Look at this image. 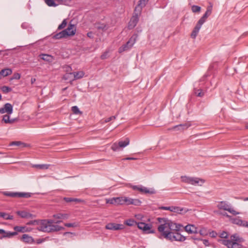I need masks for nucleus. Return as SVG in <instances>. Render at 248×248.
<instances>
[{
  "label": "nucleus",
  "instance_id": "obj_29",
  "mask_svg": "<svg viewBox=\"0 0 248 248\" xmlns=\"http://www.w3.org/2000/svg\"><path fill=\"white\" fill-rule=\"evenodd\" d=\"M232 222L233 224L238 225L240 226L244 227L245 221L242 220V219H240V218H237V217L233 218L232 219Z\"/></svg>",
  "mask_w": 248,
  "mask_h": 248
},
{
  "label": "nucleus",
  "instance_id": "obj_45",
  "mask_svg": "<svg viewBox=\"0 0 248 248\" xmlns=\"http://www.w3.org/2000/svg\"><path fill=\"white\" fill-rule=\"evenodd\" d=\"M201 9V7L197 5H193L191 7V10L193 13L199 12Z\"/></svg>",
  "mask_w": 248,
  "mask_h": 248
},
{
  "label": "nucleus",
  "instance_id": "obj_38",
  "mask_svg": "<svg viewBox=\"0 0 248 248\" xmlns=\"http://www.w3.org/2000/svg\"><path fill=\"white\" fill-rule=\"evenodd\" d=\"M194 93L199 97H202L204 95V92L202 90L197 89L195 88L194 89Z\"/></svg>",
  "mask_w": 248,
  "mask_h": 248
},
{
  "label": "nucleus",
  "instance_id": "obj_56",
  "mask_svg": "<svg viewBox=\"0 0 248 248\" xmlns=\"http://www.w3.org/2000/svg\"><path fill=\"white\" fill-rule=\"evenodd\" d=\"M63 200L66 202H73V198H68V197H65L63 198Z\"/></svg>",
  "mask_w": 248,
  "mask_h": 248
},
{
  "label": "nucleus",
  "instance_id": "obj_27",
  "mask_svg": "<svg viewBox=\"0 0 248 248\" xmlns=\"http://www.w3.org/2000/svg\"><path fill=\"white\" fill-rule=\"evenodd\" d=\"M231 241H232V242H239L242 243L244 242V239L240 237L236 233L234 234L231 236Z\"/></svg>",
  "mask_w": 248,
  "mask_h": 248
},
{
  "label": "nucleus",
  "instance_id": "obj_6",
  "mask_svg": "<svg viewBox=\"0 0 248 248\" xmlns=\"http://www.w3.org/2000/svg\"><path fill=\"white\" fill-rule=\"evenodd\" d=\"M218 242L226 246L228 248H242V246L239 242H232L227 239H219Z\"/></svg>",
  "mask_w": 248,
  "mask_h": 248
},
{
  "label": "nucleus",
  "instance_id": "obj_33",
  "mask_svg": "<svg viewBox=\"0 0 248 248\" xmlns=\"http://www.w3.org/2000/svg\"><path fill=\"white\" fill-rule=\"evenodd\" d=\"M50 166V164H35L33 165V167L40 170H46Z\"/></svg>",
  "mask_w": 248,
  "mask_h": 248
},
{
  "label": "nucleus",
  "instance_id": "obj_14",
  "mask_svg": "<svg viewBox=\"0 0 248 248\" xmlns=\"http://www.w3.org/2000/svg\"><path fill=\"white\" fill-rule=\"evenodd\" d=\"M160 209L166 210H170L171 212L181 213L183 211V208H181L180 207H166V206H161L159 208Z\"/></svg>",
  "mask_w": 248,
  "mask_h": 248
},
{
  "label": "nucleus",
  "instance_id": "obj_49",
  "mask_svg": "<svg viewBox=\"0 0 248 248\" xmlns=\"http://www.w3.org/2000/svg\"><path fill=\"white\" fill-rule=\"evenodd\" d=\"M199 233L202 236H206L208 234V232L207 230L205 228H202L199 231Z\"/></svg>",
  "mask_w": 248,
  "mask_h": 248
},
{
  "label": "nucleus",
  "instance_id": "obj_60",
  "mask_svg": "<svg viewBox=\"0 0 248 248\" xmlns=\"http://www.w3.org/2000/svg\"><path fill=\"white\" fill-rule=\"evenodd\" d=\"M201 241H202L203 243L205 246H209V242L208 240L207 239H202Z\"/></svg>",
  "mask_w": 248,
  "mask_h": 248
},
{
  "label": "nucleus",
  "instance_id": "obj_13",
  "mask_svg": "<svg viewBox=\"0 0 248 248\" xmlns=\"http://www.w3.org/2000/svg\"><path fill=\"white\" fill-rule=\"evenodd\" d=\"M148 1V0H140L138 4L135 8L134 11L140 14L142 8L146 6Z\"/></svg>",
  "mask_w": 248,
  "mask_h": 248
},
{
  "label": "nucleus",
  "instance_id": "obj_61",
  "mask_svg": "<svg viewBox=\"0 0 248 248\" xmlns=\"http://www.w3.org/2000/svg\"><path fill=\"white\" fill-rule=\"evenodd\" d=\"M137 158H135V157H126V158H123L122 160H137Z\"/></svg>",
  "mask_w": 248,
  "mask_h": 248
},
{
  "label": "nucleus",
  "instance_id": "obj_30",
  "mask_svg": "<svg viewBox=\"0 0 248 248\" xmlns=\"http://www.w3.org/2000/svg\"><path fill=\"white\" fill-rule=\"evenodd\" d=\"M17 234V232H6L5 231V233H3V235L0 237V239H2L3 238L8 237L11 238L13 236L16 235Z\"/></svg>",
  "mask_w": 248,
  "mask_h": 248
},
{
  "label": "nucleus",
  "instance_id": "obj_53",
  "mask_svg": "<svg viewBox=\"0 0 248 248\" xmlns=\"http://www.w3.org/2000/svg\"><path fill=\"white\" fill-rule=\"evenodd\" d=\"M108 57V52L106 51L101 56V59H106Z\"/></svg>",
  "mask_w": 248,
  "mask_h": 248
},
{
  "label": "nucleus",
  "instance_id": "obj_23",
  "mask_svg": "<svg viewBox=\"0 0 248 248\" xmlns=\"http://www.w3.org/2000/svg\"><path fill=\"white\" fill-rule=\"evenodd\" d=\"M9 115L7 114L3 116L2 121L5 123L12 124L17 120L16 118L10 119Z\"/></svg>",
  "mask_w": 248,
  "mask_h": 248
},
{
  "label": "nucleus",
  "instance_id": "obj_40",
  "mask_svg": "<svg viewBox=\"0 0 248 248\" xmlns=\"http://www.w3.org/2000/svg\"><path fill=\"white\" fill-rule=\"evenodd\" d=\"M131 204L134 205L136 206H139L141 203V201L137 199H132L131 200Z\"/></svg>",
  "mask_w": 248,
  "mask_h": 248
},
{
  "label": "nucleus",
  "instance_id": "obj_47",
  "mask_svg": "<svg viewBox=\"0 0 248 248\" xmlns=\"http://www.w3.org/2000/svg\"><path fill=\"white\" fill-rule=\"evenodd\" d=\"M2 91L4 93H8L11 91L12 89L9 87L3 86L1 88Z\"/></svg>",
  "mask_w": 248,
  "mask_h": 248
},
{
  "label": "nucleus",
  "instance_id": "obj_44",
  "mask_svg": "<svg viewBox=\"0 0 248 248\" xmlns=\"http://www.w3.org/2000/svg\"><path fill=\"white\" fill-rule=\"evenodd\" d=\"M124 223L129 226H133L135 224H137L136 222H135L133 219H128L125 221Z\"/></svg>",
  "mask_w": 248,
  "mask_h": 248
},
{
  "label": "nucleus",
  "instance_id": "obj_35",
  "mask_svg": "<svg viewBox=\"0 0 248 248\" xmlns=\"http://www.w3.org/2000/svg\"><path fill=\"white\" fill-rule=\"evenodd\" d=\"M72 75L74 76V79H79L82 78L84 75V73L82 71H79L77 72H73L72 73Z\"/></svg>",
  "mask_w": 248,
  "mask_h": 248
},
{
  "label": "nucleus",
  "instance_id": "obj_24",
  "mask_svg": "<svg viewBox=\"0 0 248 248\" xmlns=\"http://www.w3.org/2000/svg\"><path fill=\"white\" fill-rule=\"evenodd\" d=\"M67 35H68V34L67 33L66 31L63 30L62 31L57 33L55 35H54L53 38L55 39H60L67 37Z\"/></svg>",
  "mask_w": 248,
  "mask_h": 248
},
{
  "label": "nucleus",
  "instance_id": "obj_18",
  "mask_svg": "<svg viewBox=\"0 0 248 248\" xmlns=\"http://www.w3.org/2000/svg\"><path fill=\"white\" fill-rule=\"evenodd\" d=\"M38 230L44 232H49V224L46 223V220H44L38 227Z\"/></svg>",
  "mask_w": 248,
  "mask_h": 248
},
{
  "label": "nucleus",
  "instance_id": "obj_15",
  "mask_svg": "<svg viewBox=\"0 0 248 248\" xmlns=\"http://www.w3.org/2000/svg\"><path fill=\"white\" fill-rule=\"evenodd\" d=\"M64 31H66L68 35L67 36H73L75 34L76 31V27L75 25L71 24V22H70L68 25V28L64 30Z\"/></svg>",
  "mask_w": 248,
  "mask_h": 248
},
{
  "label": "nucleus",
  "instance_id": "obj_22",
  "mask_svg": "<svg viewBox=\"0 0 248 248\" xmlns=\"http://www.w3.org/2000/svg\"><path fill=\"white\" fill-rule=\"evenodd\" d=\"M64 228L58 225H49V232H58L61 230H63Z\"/></svg>",
  "mask_w": 248,
  "mask_h": 248
},
{
  "label": "nucleus",
  "instance_id": "obj_62",
  "mask_svg": "<svg viewBox=\"0 0 248 248\" xmlns=\"http://www.w3.org/2000/svg\"><path fill=\"white\" fill-rule=\"evenodd\" d=\"M87 35L88 37L90 38H93V33L92 31H90L87 33Z\"/></svg>",
  "mask_w": 248,
  "mask_h": 248
},
{
  "label": "nucleus",
  "instance_id": "obj_16",
  "mask_svg": "<svg viewBox=\"0 0 248 248\" xmlns=\"http://www.w3.org/2000/svg\"><path fill=\"white\" fill-rule=\"evenodd\" d=\"M205 182L204 179L198 178V177H192L191 181L189 184L192 185H198L202 186L203 184Z\"/></svg>",
  "mask_w": 248,
  "mask_h": 248
},
{
  "label": "nucleus",
  "instance_id": "obj_17",
  "mask_svg": "<svg viewBox=\"0 0 248 248\" xmlns=\"http://www.w3.org/2000/svg\"><path fill=\"white\" fill-rule=\"evenodd\" d=\"M16 214L22 218H32L35 217L33 215L25 211H18Z\"/></svg>",
  "mask_w": 248,
  "mask_h": 248
},
{
  "label": "nucleus",
  "instance_id": "obj_50",
  "mask_svg": "<svg viewBox=\"0 0 248 248\" xmlns=\"http://www.w3.org/2000/svg\"><path fill=\"white\" fill-rule=\"evenodd\" d=\"M64 226L67 227H76L78 226L76 223H66L64 224Z\"/></svg>",
  "mask_w": 248,
  "mask_h": 248
},
{
  "label": "nucleus",
  "instance_id": "obj_52",
  "mask_svg": "<svg viewBox=\"0 0 248 248\" xmlns=\"http://www.w3.org/2000/svg\"><path fill=\"white\" fill-rule=\"evenodd\" d=\"M20 75L18 73H14L11 79H19L20 78Z\"/></svg>",
  "mask_w": 248,
  "mask_h": 248
},
{
  "label": "nucleus",
  "instance_id": "obj_25",
  "mask_svg": "<svg viewBox=\"0 0 248 248\" xmlns=\"http://www.w3.org/2000/svg\"><path fill=\"white\" fill-rule=\"evenodd\" d=\"M189 126H190V125H188L187 124H181L175 125L169 129L170 130H183L184 129H187Z\"/></svg>",
  "mask_w": 248,
  "mask_h": 248
},
{
  "label": "nucleus",
  "instance_id": "obj_26",
  "mask_svg": "<svg viewBox=\"0 0 248 248\" xmlns=\"http://www.w3.org/2000/svg\"><path fill=\"white\" fill-rule=\"evenodd\" d=\"M21 240L27 243H32L34 241L33 239L31 236H29L28 234H24L21 238Z\"/></svg>",
  "mask_w": 248,
  "mask_h": 248
},
{
  "label": "nucleus",
  "instance_id": "obj_1",
  "mask_svg": "<svg viewBox=\"0 0 248 248\" xmlns=\"http://www.w3.org/2000/svg\"><path fill=\"white\" fill-rule=\"evenodd\" d=\"M158 222L161 223L158 227V231L161 235L166 239L171 241H184L186 237L179 233L183 227L180 224H177L166 218H157Z\"/></svg>",
  "mask_w": 248,
  "mask_h": 248
},
{
  "label": "nucleus",
  "instance_id": "obj_5",
  "mask_svg": "<svg viewBox=\"0 0 248 248\" xmlns=\"http://www.w3.org/2000/svg\"><path fill=\"white\" fill-rule=\"evenodd\" d=\"M4 195L11 197H18L29 198L31 197V194L28 192H14L5 191L3 192Z\"/></svg>",
  "mask_w": 248,
  "mask_h": 248
},
{
  "label": "nucleus",
  "instance_id": "obj_41",
  "mask_svg": "<svg viewBox=\"0 0 248 248\" xmlns=\"http://www.w3.org/2000/svg\"><path fill=\"white\" fill-rule=\"evenodd\" d=\"M45 1L48 6L56 7L58 5L53 0H45Z\"/></svg>",
  "mask_w": 248,
  "mask_h": 248
},
{
  "label": "nucleus",
  "instance_id": "obj_34",
  "mask_svg": "<svg viewBox=\"0 0 248 248\" xmlns=\"http://www.w3.org/2000/svg\"><path fill=\"white\" fill-rule=\"evenodd\" d=\"M39 56L41 59L45 61L51 62L52 61V57L49 55L42 54Z\"/></svg>",
  "mask_w": 248,
  "mask_h": 248
},
{
  "label": "nucleus",
  "instance_id": "obj_8",
  "mask_svg": "<svg viewBox=\"0 0 248 248\" xmlns=\"http://www.w3.org/2000/svg\"><path fill=\"white\" fill-rule=\"evenodd\" d=\"M124 226L123 224H117L115 223H108L105 226V228L106 229L113 231L122 230L124 229Z\"/></svg>",
  "mask_w": 248,
  "mask_h": 248
},
{
  "label": "nucleus",
  "instance_id": "obj_48",
  "mask_svg": "<svg viewBox=\"0 0 248 248\" xmlns=\"http://www.w3.org/2000/svg\"><path fill=\"white\" fill-rule=\"evenodd\" d=\"M67 21L66 19H64L62 23L58 26V30H62L63 28H64L66 25H67Z\"/></svg>",
  "mask_w": 248,
  "mask_h": 248
},
{
  "label": "nucleus",
  "instance_id": "obj_9",
  "mask_svg": "<svg viewBox=\"0 0 248 248\" xmlns=\"http://www.w3.org/2000/svg\"><path fill=\"white\" fill-rule=\"evenodd\" d=\"M134 15L131 17L128 23V28L129 29L134 28L137 25L139 21V15L140 14L134 11Z\"/></svg>",
  "mask_w": 248,
  "mask_h": 248
},
{
  "label": "nucleus",
  "instance_id": "obj_63",
  "mask_svg": "<svg viewBox=\"0 0 248 248\" xmlns=\"http://www.w3.org/2000/svg\"><path fill=\"white\" fill-rule=\"evenodd\" d=\"M73 202H83V201L79 199L73 198Z\"/></svg>",
  "mask_w": 248,
  "mask_h": 248
},
{
  "label": "nucleus",
  "instance_id": "obj_39",
  "mask_svg": "<svg viewBox=\"0 0 248 248\" xmlns=\"http://www.w3.org/2000/svg\"><path fill=\"white\" fill-rule=\"evenodd\" d=\"M192 177L182 176L181 178L183 182L189 184Z\"/></svg>",
  "mask_w": 248,
  "mask_h": 248
},
{
  "label": "nucleus",
  "instance_id": "obj_12",
  "mask_svg": "<svg viewBox=\"0 0 248 248\" xmlns=\"http://www.w3.org/2000/svg\"><path fill=\"white\" fill-rule=\"evenodd\" d=\"M7 113L8 114H11L13 113V106L11 104L7 103L3 108H0V113Z\"/></svg>",
  "mask_w": 248,
  "mask_h": 248
},
{
  "label": "nucleus",
  "instance_id": "obj_11",
  "mask_svg": "<svg viewBox=\"0 0 248 248\" xmlns=\"http://www.w3.org/2000/svg\"><path fill=\"white\" fill-rule=\"evenodd\" d=\"M212 5H211L210 6H208L207 8V10L204 13V14L203 15V16L199 19L198 22H200L202 24H203L206 20L207 18L212 13Z\"/></svg>",
  "mask_w": 248,
  "mask_h": 248
},
{
  "label": "nucleus",
  "instance_id": "obj_20",
  "mask_svg": "<svg viewBox=\"0 0 248 248\" xmlns=\"http://www.w3.org/2000/svg\"><path fill=\"white\" fill-rule=\"evenodd\" d=\"M202 25V23H201L199 22H198L197 24H196V26L194 28L191 34V37L192 38L195 39Z\"/></svg>",
  "mask_w": 248,
  "mask_h": 248
},
{
  "label": "nucleus",
  "instance_id": "obj_54",
  "mask_svg": "<svg viewBox=\"0 0 248 248\" xmlns=\"http://www.w3.org/2000/svg\"><path fill=\"white\" fill-rule=\"evenodd\" d=\"M116 117H117V115L111 116V117L106 119L105 120L104 122L105 123H108V122H110V121H111L112 120H115L116 119Z\"/></svg>",
  "mask_w": 248,
  "mask_h": 248
},
{
  "label": "nucleus",
  "instance_id": "obj_57",
  "mask_svg": "<svg viewBox=\"0 0 248 248\" xmlns=\"http://www.w3.org/2000/svg\"><path fill=\"white\" fill-rule=\"evenodd\" d=\"M209 235L211 237H216L217 236V233L215 231H212L209 232Z\"/></svg>",
  "mask_w": 248,
  "mask_h": 248
},
{
  "label": "nucleus",
  "instance_id": "obj_43",
  "mask_svg": "<svg viewBox=\"0 0 248 248\" xmlns=\"http://www.w3.org/2000/svg\"><path fill=\"white\" fill-rule=\"evenodd\" d=\"M131 198L127 197H123V204H126V205L131 204Z\"/></svg>",
  "mask_w": 248,
  "mask_h": 248
},
{
  "label": "nucleus",
  "instance_id": "obj_2",
  "mask_svg": "<svg viewBox=\"0 0 248 248\" xmlns=\"http://www.w3.org/2000/svg\"><path fill=\"white\" fill-rule=\"evenodd\" d=\"M137 35L134 34L129 39V41L124 45L121 46L119 49V52L122 53L124 51L129 50L135 43L137 38Z\"/></svg>",
  "mask_w": 248,
  "mask_h": 248
},
{
  "label": "nucleus",
  "instance_id": "obj_64",
  "mask_svg": "<svg viewBox=\"0 0 248 248\" xmlns=\"http://www.w3.org/2000/svg\"><path fill=\"white\" fill-rule=\"evenodd\" d=\"M191 238H192V239H193V240H202V238H197L195 236H192Z\"/></svg>",
  "mask_w": 248,
  "mask_h": 248
},
{
  "label": "nucleus",
  "instance_id": "obj_55",
  "mask_svg": "<svg viewBox=\"0 0 248 248\" xmlns=\"http://www.w3.org/2000/svg\"><path fill=\"white\" fill-rule=\"evenodd\" d=\"M72 75V73H66L65 75L63 76V79L65 80H68L70 78V76Z\"/></svg>",
  "mask_w": 248,
  "mask_h": 248
},
{
  "label": "nucleus",
  "instance_id": "obj_46",
  "mask_svg": "<svg viewBox=\"0 0 248 248\" xmlns=\"http://www.w3.org/2000/svg\"><path fill=\"white\" fill-rule=\"evenodd\" d=\"M72 110L74 114H81V112L79 110L77 106H73L72 107Z\"/></svg>",
  "mask_w": 248,
  "mask_h": 248
},
{
  "label": "nucleus",
  "instance_id": "obj_10",
  "mask_svg": "<svg viewBox=\"0 0 248 248\" xmlns=\"http://www.w3.org/2000/svg\"><path fill=\"white\" fill-rule=\"evenodd\" d=\"M123 197H115L109 199H106V203L115 205H123Z\"/></svg>",
  "mask_w": 248,
  "mask_h": 248
},
{
  "label": "nucleus",
  "instance_id": "obj_59",
  "mask_svg": "<svg viewBox=\"0 0 248 248\" xmlns=\"http://www.w3.org/2000/svg\"><path fill=\"white\" fill-rule=\"evenodd\" d=\"M46 223L49 224V225L51 226L53 225V223H55V221L52 219H48L46 220Z\"/></svg>",
  "mask_w": 248,
  "mask_h": 248
},
{
  "label": "nucleus",
  "instance_id": "obj_37",
  "mask_svg": "<svg viewBox=\"0 0 248 248\" xmlns=\"http://www.w3.org/2000/svg\"><path fill=\"white\" fill-rule=\"evenodd\" d=\"M14 230L15 232H24L27 231L26 227L24 226H16L14 227Z\"/></svg>",
  "mask_w": 248,
  "mask_h": 248
},
{
  "label": "nucleus",
  "instance_id": "obj_58",
  "mask_svg": "<svg viewBox=\"0 0 248 248\" xmlns=\"http://www.w3.org/2000/svg\"><path fill=\"white\" fill-rule=\"evenodd\" d=\"M140 186L141 185H140V186H132L131 187L134 190H138V191H140Z\"/></svg>",
  "mask_w": 248,
  "mask_h": 248
},
{
  "label": "nucleus",
  "instance_id": "obj_36",
  "mask_svg": "<svg viewBox=\"0 0 248 248\" xmlns=\"http://www.w3.org/2000/svg\"><path fill=\"white\" fill-rule=\"evenodd\" d=\"M95 27L97 30H102L103 31L107 30L106 25L104 24L97 23L95 25Z\"/></svg>",
  "mask_w": 248,
  "mask_h": 248
},
{
  "label": "nucleus",
  "instance_id": "obj_31",
  "mask_svg": "<svg viewBox=\"0 0 248 248\" xmlns=\"http://www.w3.org/2000/svg\"><path fill=\"white\" fill-rule=\"evenodd\" d=\"M0 73L1 74V75L2 76V77H6L8 75H11L12 73V71L10 68H6L1 70L0 71Z\"/></svg>",
  "mask_w": 248,
  "mask_h": 248
},
{
  "label": "nucleus",
  "instance_id": "obj_42",
  "mask_svg": "<svg viewBox=\"0 0 248 248\" xmlns=\"http://www.w3.org/2000/svg\"><path fill=\"white\" fill-rule=\"evenodd\" d=\"M10 145H11V146L16 145V146H18L22 145V147L26 146V144L25 143H23L19 141H13L12 142H11L10 143Z\"/></svg>",
  "mask_w": 248,
  "mask_h": 248
},
{
  "label": "nucleus",
  "instance_id": "obj_19",
  "mask_svg": "<svg viewBox=\"0 0 248 248\" xmlns=\"http://www.w3.org/2000/svg\"><path fill=\"white\" fill-rule=\"evenodd\" d=\"M140 192L141 193L150 194H154L156 193L155 190L154 188H148L142 186H140Z\"/></svg>",
  "mask_w": 248,
  "mask_h": 248
},
{
  "label": "nucleus",
  "instance_id": "obj_3",
  "mask_svg": "<svg viewBox=\"0 0 248 248\" xmlns=\"http://www.w3.org/2000/svg\"><path fill=\"white\" fill-rule=\"evenodd\" d=\"M217 207L218 209L227 211L233 215H236L239 214L233 208H232L230 204H228L226 201H221L218 202Z\"/></svg>",
  "mask_w": 248,
  "mask_h": 248
},
{
  "label": "nucleus",
  "instance_id": "obj_28",
  "mask_svg": "<svg viewBox=\"0 0 248 248\" xmlns=\"http://www.w3.org/2000/svg\"><path fill=\"white\" fill-rule=\"evenodd\" d=\"M0 217L2 218L5 220H13L14 219L13 216L10 215L8 213L5 212H0Z\"/></svg>",
  "mask_w": 248,
  "mask_h": 248
},
{
  "label": "nucleus",
  "instance_id": "obj_7",
  "mask_svg": "<svg viewBox=\"0 0 248 248\" xmlns=\"http://www.w3.org/2000/svg\"><path fill=\"white\" fill-rule=\"evenodd\" d=\"M137 226L140 229L143 230L146 233H153L154 232L153 230H151L152 225L151 224L144 222H139L137 224Z\"/></svg>",
  "mask_w": 248,
  "mask_h": 248
},
{
  "label": "nucleus",
  "instance_id": "obj_32",
  "mask_svg": "<svg viewBox=\"0 0 248 248\" xmlns=\"http://www.w3.org/2000/svg\"><path fill=\"white\" fill-rule=\"evenodd\" d=\"M69 216L67 214L59 213L53 215V217L57 219H67Z\"/></svg>",
  "mask_w": 248,
  "mask_h": 248
},
{
  "label": "nucleus",
  "instance_id": "obj_51",
  "mask_svg": "<svg viewBox=\"0 0 248 248\" xmlns=\"http://www.w3.org/2000/svg\"><path fill=\"white\" fill-rule=\"evenodd\" d=\"M219 236L221 238H227L228 237V234L227 232L223 231L220 234Z\"/></svg>",
  "mask_w": 248,
  "mask_h": 248
},
{
  "label": "nucleus",
  "instance_id": "obj_4",
  "mask_svg": "<svg viewBox=\"0 0 248 248\" xmlns=\"http://www.w3.org/2000/svg\"><path fill=\"white\" fill-rule=\"evenodd\" d=\"M129 139L128 138H126L124 140H120L118 143H114L112 145L111 148L113 151H119L120 148H124L128 145L129 144Z\"/></svg>",
  "mask_w": 248,
  "mask_h": 248
},
{
  "label": "nucleus",
  "instance_id": "obj_21",
  "mask_svg": "<svg viewBox=\"0 0 248 248\" xmlns=\"http://www.w3.org/2000/svg\"><path fill=\"white\" fill-rule=\"evenodd\" d=\"M185 230L189 233L198 232L197 228L193 225H187L184 228Z\"/></svg>",
  "mask_w": 248,
  "mask_h": 248
}]
</instances>
